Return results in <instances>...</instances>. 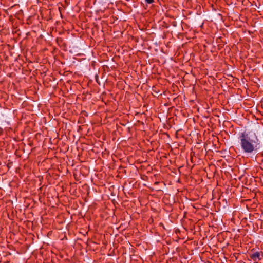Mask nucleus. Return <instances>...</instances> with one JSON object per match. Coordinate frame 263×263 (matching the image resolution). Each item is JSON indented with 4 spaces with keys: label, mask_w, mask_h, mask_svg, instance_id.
<instances>
[{
    "label": "nucleus",
    "mask_w": 263,
    "mask_h": 263,
    "mask_svg": "<svg viewBox=\"0 0 263 263\" xmlns=\"http://www.w3.org/2000/svg\"><path fill=\"white\" fill-rule=\"evenodd\" d=\"M238 140L241 149L245 154H255L260 149V142L255 133H240Z\"/></svg>",
    "instance_id": "nucleus-1"
},
{
    "label": "nucleus",
    "mask_w": 263,
    "mask_h": 263,
    "mask_svg": "<svg viewBox=\"0 0 263 263\" xmlns=\"http://www.w3.org/2000/svg\"><path fill=\"white\" fill-rule=\"evenodd\" d=\"M145 2L147 4H152L154 2V0H145Z\"/></svg>",
    "instance_id": "nucleus-3"
},
{
    "label": "nucleus",
    "mask_w": 263,
    "mask_h": 263,
    "mask_svg": "<svg viewBox=\"0 0 263 263\" xmlns=\"http://www.w3.org/2000/svg\"><path fill=\"white\" fill-rule=\"evenodd\" d=\"M250 257L254 261L258 262L262 259L263 257V253L262 251H256L253 252L252 250L251 252L249 253Z\"/></svg>",
    "instance_id": "nucleus-2"
}]
</instances>
